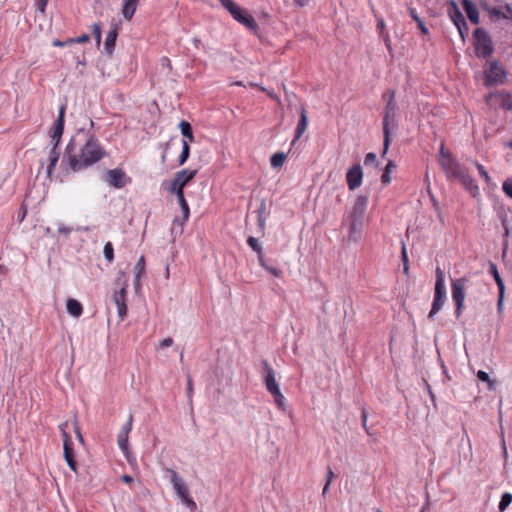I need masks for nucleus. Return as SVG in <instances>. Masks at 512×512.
<instances>
[{"instance_id":"nucleus-1","label":"nucleus","mask_w":512,"mask_h":512,"mask_svg":"<svg viewBox=\"0 0 512 512\" xmlns=\"http://www.w3.org/2000/svg\"><path fill=\"white\" fill-rule=\"evenodd\" d=\"M107 153L97 137L90 131L80 129L67 144L63 161L74 171L84 170L99 162Z\"/></svg>"},{"instance_id":"nucleus-2","label":"nucleus","mask_w":512,"mask_h":512,"mask_svg":"<svg viewBox=\"0 0 512 512\" xmlns=\"http://www.w3.org/2000/svg\"><path fill=\"white\" fill-rule=\"evenodd\" d=\"M367 195H358L344 220L348 225V241L359 243L366 223Z\"/></svg>"},{"instance_id":"nucleus-3","label":"nucleus","mask_w":512,"mask_h":512,"mask_svg":"<svg viewBox=\"0 0 512 512\" xmlns=\"http://www.w3.org/2000/svg\"><path fill=\"white\" fill-rule=\"evenodd\" d=\"M439 162L447 179L459 181L473 196L479 193V188L467 169L452 155H447L446 159H439Z\"/></svg>"},{"instance_id":"nucleus-4","label":"nucleus","mask_w":512,"mask_h":512,"mask_svg":"<svg viewBox=\"0 0 512 512\" xmlns=\"http://www.w3.org/2000/svg\"><path fill=\"white\" fill-rule=\"evenodd\" d=\"M473 37L475 55L481 59L490 57L494 52V45L489 33L483 28H477Z\"/></svg>"},{"instance_id":"nucleus-5","label":"nucleus","mask_w":512,"mask_h":512,"mask_svg":"<svg viewBox=\"0 0 512 512\" xmlns=\"http://www.w3.org/2000/svg\"><path fill=\"white\" fill-rule=\"evenodd\" d=\"M445 301H446V288H445L444 271L440 267H437L436 268L434 299H433L432 307H431L428 317L433 318L442 309Z\"/></svg>"},{"instance_id":"nucleus-6","label":"nucleus","mask_w":512,"mask_h":512,"mask_svg":"<svg viewBox=\"0 0 512 512\" xmlns=\"http://www.w3.org/2000/svg\"><path fill=\"white\" fill-rule=\"evenodd\" d=\"M468 282V279L466 277H461L455 280H452L451 284V293H452V299L455 303V316L456 318H459L463 310L465 308L464 302H465V287L466 283Z\"/></svg>"},{"instance_id":"nucleus-7","label":"nucleus","mask_w":512,"mask_h":512,"mask_svg":"<svg viewBox=\"0 0 512 512\" xmlns=\"http://www.w3.org/2000/svg\"><path fill=\"white\" fill-rule=\"evenodd\" d=\"M172 478L171 482L173 484V488L178 495V497L181 499L182 503L187 506L191 511L196 510L197 505L195 501L190 497L189 490L187 485L184 483L182 478L179 477L177 472L171 471Z\"/></svg>"},{"instance_id":"nucleus-8","label":"nucleus","mask_w":512,"mask_h":512,"mask_svg":"<svg viewBox=\"0 0 512 512\" xmlns=\"http://www.w3.org/2000/svg\"><path fill=\"white\" fill-rule=\"evenodd\" d=\"M396 109L397 106L394 101V92H392L391 98L385 106L383 116V134H386V143H388V134H390L391 129L397 128Z\"/></svg>"},{"instance_id":"nucleus-9","label":"nucleus","mask_w":512,"mask_h":512,"mask_svg":"<svg viewBox=\"0 0 512 512\" xmlns=\"http://www.w3.org/2000/svg\"><path fill=\"white\" fill-rule=\"evenodd\" d=\"M197 170L183 169L178 171L170 184L169 192L184 191V187L196 176Z\"/></svg>"},{"instance_id":"nucleus-10","label":"nucleus","mask_w":512,"mask_h":512,"mask_svg":"<svg viewBox=\"0 0 512 512\" xmlns=\"http://www.w3.org/2000/svg\"><path fill=\"white\" fill-rule=\"evenodd\" d=\"M104 181L114 188L121 189L129 182V178L121 168H115L105 172Z\"/></svg>"},{"instance_id":"nucleus-11","label":"nucleus","mask_w":512,"mask_h":512,"mask_svg":"<svg viewBox=\"0 0 512 512\" xmlns=\"http://www.w3.org/2000/svg\"><path fill=\"white\" fill-rule=\"evenodd\" d=\"M505 75L506 73L499 65V62L493 61L489 64V68L485 70V83L487 86L501 83Z\"/></svg>"},{"instance_id":"nucleus-12","label":"nucleus","mask_w":512,"mask_h":512,"mask_svg":"<svg viewBox=\"0 0 512 512\" xmlns=\"http://www.w3.org/2000/svg\"><path fill=\"white\" fill-rule=\"evenodd\" d=\"M231 15L236 21L243 24L249 30L256 32L258 29V24L254 17L240 6L233 10Z\"/></svg>"},{"instance_id":"nucleus-13","label":"nucleus","mask_w":512,"mask_h":512,"mask_svg":"<svg viewBox=\"0 0 512 512\" xmlns=\"http://www.w3.org/2000/svg\"><path fill=\"white\" fill-rule=\"evenodd\" d=\"M363 179V171L360 164H355L348 169L346 180L349 190L353 191L361 186Z\"/></svg>"},{"instance_id":"nucleus-14","label":"nucleus","mask_w":512,"mask_h":512,"mask_svg":"<svg viewBox=\"0 0 512 512\" xmlns=\"http://www.w3.org/2000/svg\"><path fill=\"white\" fill-rule=\"evenodd\" d=\"M262 366L265 371L264 376V383L266 386L267 391L271 394L273 392H276L279 390V385L275 378V371L274 369L269 365L267 360H262Z\"/></svg>"},{"instance_id":"nucleus-15","label":"nucleus","mask_w":512,"mask_h":512,"mask_svg":"<svg viewBox=\"0 0 512 512\" xmlns=\"http://www.w3.org/2000/svg\"><path fill=\"white\" fill-rule=\"evenodd\" d=\"M60 428L62 430V435L64 438V440H63L64 458H65L68 466L70 467V469L74 472H77V463L74 459V453H73V448L71 447L70 436L62 428V426Z\"/></svg>"},{"instance_id":"nucleus-16","label":"nucleus","mask_w":512,"mask_h":512,"mask_svg":"<svg viewBox=\"0 0 512 512\" xmlns=\"http://www.w3.org/2000/svg\"><path fill=\"white\" fill-rule=\"evenodd\" d=\"M171 193L176 195L177 201L179 203V206H180V208L182 210V214H183V219L180 221L179 218L176 217L173 220V225L178 224L180 227H182L184 222L187 221L189 218L190 209H189L188 203L185 199L184 191H175V192H171Z\"/></svg>"},{"instance_id":"nucleus-17","label":"nucleus","mask_w":512,"mask_h":512,"mask_svg":"<svg viewBox=\"0 0 512 512\" xmlns=\"http://www.w3.org/2000/svg\"><path fill=\"white\" fill-rule=\"evenodd\" d=\"M462 6L471 23L475 25L479 24V12L475 3L471 0H462Z\"/></svg>"},{"instance_id":"nucleus-18","label":"nucleus","mask_w":512,"mask_h":512,"mask_svg":"<svg viewBox=\"0 0 512 512\" xmlns=\"http://www.w3.org/2000/svg\"><path fill=\"white\" fill-rule=\"evenodd\" d=\"M65 105H62L59 109L58 119L54 125L51 138H61L64 132V117H65Z\"/></svg>"},{"instance_id":"nucleus-19","label":"nucleus","mask_w":512,"mask_h":512,"mask_svg":"<svg viewBox=\"0 0 512 512\" xmlns=\"http://www.w3.org/2000/svg\"><path fill=\"white\" fill-rule=\"evenodd\" d=\"M489 272L492 274L497 286H498V289H499V305H501V302H502V298H503V294H504V290H505V286H504V282L498 272V268L496 266L495 263L493 262H490L489 264Z\"/></svg>"},{"instance_id":"nucleus-20","label":"nucleus","mask_w":512,"mask_h":512,"mask_svg":"<svg viewBox=\"0 0 512 512\" xmlns=\"http://www.w3.org/2000/svg\"><path fill=\"white\" fill-rule=\"evenodd\" d=\"M117 36H118V27L117 26H115L112 30H110L107 33L105 43H104V49L109 56H111L113 54Z\"/></svg>"},{"instance_id":"nucleus-21","label":"nucleus","mask_w":512,"mask_h":512,"mask_svg":"<svg viewBox=\"0 0 512 512\" xmlns=\"http://www.w3.org/2000/svg\"><path fill=\"white\" fill-rule=\"evenodd\" d=\"M308 125V117L304 106H301L300 109V119L296 127L295 131V138L293 140V143L298 140L302 134L305 132Z\"/></svg>"},{"instance_id":"nucleus-22","label":"nucleus","mask_w":512,"mask_h":512,"mask_svg":"<svg viewBox=\"0 0 512 512\" xmlns=\"http://www.w3.org/2000/svg\"><path fill=\"white\" fill-rule=\"evenodd\" d=\"M448 14L452 22L455 24V26L457 25V23H460L463 20H465L462 12L460 11L457 3L454 0L449 1Z\"/></svg>"},{"instance_id":"nucleus-23","label":"nucleus","mask_w":512,"mask_h":512,"mask_svg":"<svg viewBox=\"0 0 512 512\" xmlns=\"http://www.w3.org/2000/svg\"><path fill=\"white\" fill-rule=\"evenodd\" d=\"M139 0H123L122 14L126 20H131L135 14Z\"/></svg>"},{"instance_id":"nucleus-24","label":"nucleus","mask_w":512,"mask_h":512,"mask_svg":"<svg viewBox=\"0 0 512 512\" xmlns=\"http://www.w3.org/2000/svg\"><path fill=\"white\" fill-rule=\"evenodd\" d=\"M68 313L73 317H80L83 313L82 304L76 299L69 298L66 303Z\"/></svg>"},{"instance_id":"nucleus-25","label":"nucleus","mask_w":512,"mask_h":512,"mask_svg":"<svg viewBox=\"0 0 512 512\" xmlns=\"http://www.w3.org/2000/svg\"><path fill=\"white\" fill-rule=\"evenodd\" d=\"M179 128L181 130V134L183 135V137L185 138V140L189 142H194L195 138H194V135H193V130H192V126L189 122L187 121H181L179 123Z\"/></svg>"},{"instance_id":"nucleus-26","label":"nucleus","mask_w":512,"mask_h":512,"mask_svg":"<svg viewBox=\"0 0 512 512\" xmlns=\"http://www.w3.org/2000/svg\"><path fill=\"white\" fill-rule=\"evenodd\" d=\"M128 436H129V434L123 433V432L120 431L119 434H118L117 442H118L119 448L125 454L127 460L130 461V458H129V448H128V444H129L128 443Z\"/></svg>"},{"instance_id":"nucleus-27","label":"nucleus","mask_w":512,"mask_h":512,"mask_svg":"<svg viewBox=\"0 0 512 512\" xmlns=\"http://www.w3.org/2000/svg\"><path fill=\"white\" fill-rule=\"evenodd\" d=\"M135 270V288L140 286V275L145 271V259L143 256L139 258L134 267Z\"/></svg>"},{"instance_id":"nucleus-28","label":"nucleus","mask_w":512,"mask_h":512,"mask_svg":"<svg viewBox=\"0 0 512 512\" xmlns=\"http://www.w3.org/2000/svg\"><path fill=\"white\" fill-rule=\"evenodd\" d=\"M396 168L395 163L392 160H389L386 164L383 174L381 176V182L385 185L389 184L391 182V176L390 174L392 171Z\"/></svg>"},{"instance_id":"nucleus-29","label":"nucleus","mask_w":512,"mask_h":512,"mask_svg":"<svg viewBox=\"0 0 512 512\" xmlns=\"http://www.w3.org/2000/svg\"><path fill=\"white\" fill-rule=\"evenodd\" d=\"M127 285L124 284L119 291H116L113 295V300L116 305L126 304V291Z\"/></svg>"},{"instance_id":"nucleus-30","label":"nucleus","mask_w":512,"mask_h":512,"mask_svg":"<svg viewBox=\"0 0 512 512\" xmlns=\"http://www.w3.org/2000/svg\"><path fill=\"white\" fill-rule=\"evenodd\" d=\"M190 146L187 140H182V151L178 159L179 165H183L189 158Z\"/></svg>"},{"instance_id":"nucleus-31","label":"nucleus","mask_w":512,"mask_h":512,"mask_svg":"<svg viewBox=\"0 0 512 512\" xmlns=\"http://www.w3.org/2000/svg\"><path fill=\"white\" fill-rule=\"evenodd\" d=\"M512 503V494L509 492H505L501 496V500L498 505V509L500 512H504L509 505Z\"/></svg>"},{"instance_id":"nucleus-32","label":"nucleus","mask_w":512,"mask_h":512,"mask_svg":"<svg viewBox=\"0 0 512 512\" xmlns=\"http://www.w3.org/2000/svg\"><path fill=\"white\" fill-rule=\"evenodd\" d=\"M286 160V154L283 152H278L272 155L270 162L272 167L279 168L283 165Z\"/></svg>"},{"instance_id":"nucleus-33","label":"nucleus","mask_w":512,"mask_h":512,"mask_svg":"<svg viewBox=\"0 0 512 512\" xmlns=\"http://www.w3.org/2000/svg\"><path fill=\"white\" fill-rule=\"evenodd\" d=\"M477 377L480 381L486 382L488 384L489 389H494L496 382L490 379L489 374L487 372L479 370L477 372Z\"/></svg>"},{"instance_id":"nucleus-34","label":"nucleus","mask_w":512,"mask_h":512,"mask_svg":"<svg viewBox=\"0 0 512 512\" xmlns=\"http://www.w3.org/2000/svg\"><path fill=\"white\" fill-rule=\"evenodd\" d=\"M271 395L273 396L274 402L277 405V407L284 410L285 409V397L281 393L280 389L277 390L276 392L271 393Z\"/></svg>"},{"instance_id":"nucleus-35","label":"nucleus","mask_w":512,"mask_h":512,"mask_svg":"<svg viewBox=\"0 0 512 512\" xmlns=\"http://www.w3.org/2000/svg\"><path fill=\"white\" fill-rule=\"evenodd\" d=\"M103 254L105 259L111 263L114 260V249L111 242H107L104 245Z\"/></svg>"},{"instance_id":"nucleus-36","label":"nucleus","mask_w":512,"mask_h":512,"mask_svg":"<svg viewBox=\"0 0 512 512\" xmlns=\"http://www.w3.org/2000/svg\"><path fill=\"white\" fill-rule=\"evenodd\" d=\"M412 18L416 21L418 28L421 30L422 33L427 34L428 29L426 28L424 21L417 15L414 9L410 11Z\"/></svg>"},{"instance_id":"nucleus-37","label":"nucleus","mask_w":512,"mask_h":512,"mask_svg":"<svg viewBox=\"0 0 512 512\" xmlns=\"http://www.w3.org/2000/svg\"><path fill=\"white\" fill-rule=\"evenodd\" d=\"M489 14L490 16L496 17L498 19H511V15H504V12L500 7L490 8Z\"/></svg>"},{"instance_id":"nucleus-38","label":"nucleus","mask_w":512,"mask_h":512,"mask_svg":"<svg viewBox=\"0 0 512 512\" xmlns=\"http://www.w3.org/2000/svg\"><path fill=\"white\" fill-rule=\"evenodd\" d=\"M474 164H475V167L478 170L480 176L483 177L485 182L489 184L491 181V178H490L488 172L486 171V169L484 168V166L478 162H474Z\"/></svg>"},{"instance_id":"nucleus-39","label":"nucleus","mask_w":512,"mask_h":512,"mask_svg":"<svg viewBox=\"0 0 512 512\" xmlns=\"http://www.w3.org/2000/svg\"><path fill=\"white\" fill-rule=\"evenodd\" d=\"M456 27L459 31L460 36L464 40L469 31V27L467 25L466 20H463L462 22L457 23Z\"/></svg>"},{"instance_id":"nucleus-40","label":"nucleus","mask_w":512,"mask_h":512,"mask_svg":"<svg viewBox=\"0 0 512 512\" xmlns=\"http://www.w3.org/2000/svg\"><path fill=\"white\" fill-rule=\"evenodd\" d=\"M247 243L256 253H260V251H262V246L255 237L250 236L247 239Z\"/></svg>"},{"instance_id":"nucleus-41","label":"nucleus","mask_w":512,"mask_h":512,"mask_svg":"<svg viewBox=\"0 0 512 512\" xmlns=\"http://www.w3.org/2000/svg\"><path fill=\"white\" fill-rule=\"evenodd\" d=\"M364 164L366 166H369V165L377 166L378 165V161H377L376 154L373 153V152L367 153L366 156H365V159H364Z\"/></svg>"},{"instance_id":"nucleus-42","label":"nucleus","mask_w":512,"mask_h":512,"mask_svg":"<svg viewBox=\"0 0 512 512\" xmlns=\"http://www.w3.org/2000/svg\"><path fill=\"white\" fill-rule=\"evenodd\" d=\"M502 227H503V230H504L503 255H505L506 251H507V248H508V240H507V238L510 235L511 228H510L509 224H507L506 226H502Z\"/></svg>"},{"instance_id":"nucleus-43","label":"nucleus","mask_w":512,"mask_h":512,"mask_svg":"<svg viewBox=\"0 0 512 512\" xmlns=\"http://www.w3.org/2000/svg\"><path fill=\"white\" fill-rule=\"evenodd\" d=\"M92 35L94 36L97 45L101 43V26L98 23H95L92 28Z\"/></svg>"},{"instance_id":"nucleus-44","label":"nucleus","mask_w":512,"mask_h":512,"mask_svg":"<svg viewBox=\"0 0 512 512\" xmlns=\"http://www.w3.org/2000/svg\"><path fill=\"white\" fill-rule=\"evenodd\" d=\"M502 189L508 197L512 198V179L505 180Z\"/></svg>"},{"instance_id":"nucleus-45","label":"nucleus","mask_w":512,"mask_h":512,"mask_svg":"<svg viewBox=\"0 0 512 512\" xmlns=\"http://www.w3.org/2000/svg\"><path fill=\"white\" fill-rule=\"evenodd\" d=\"M402 261H403V271L405 274H407L408 270H409V266H408V257H407L405 245L402 246Z\"/></svg>"},{"instance_id":"nucleus-46","label":"nucleus","mask_w":512,"mask_h":512,"mask_svg":"<svg viewBox=\"0 0 512 512\" xmlns=\"http://www.w3.org/2000/svg\"><path fill=\"white\" fill-rule=\"evenodd\" d=\"M221 4L230 12V14L238 7L233 0H223Z\"/></svg>"},{"instance_id":"nucleus-47","label":"nucleus","mask_w":512,"mask_h":512,"mask_svg":"<svg viewBox=\"0 0 512 512\" xmlns=\"http://www.w3.org/2000/svg\"><path fill=\"white\" fill-rule=\"evenodd\" d=\"M48 166H47V174H48V177H51L54 169H55V166L58 162V159H54V158H48Z\"/></svg>"},{"instance_id":"nucleus-48","label":"nucleus","mask_w":512,"mask_h":512,"mask_svg":"<svg viewBox=\"0 0 512 512\" xmlns=\"http://www.w3.org/2000/svg\"><path fill=\"white\" fill-rule=\"evenodd\" d=\"M132 423H133V416L130 415L127 422L123 425L121 428V432L129 434L132 429Z\"/></svg>"},{"instance_id":"nucleus-49","label":"nucleus","mask_w":512,"mask_h":512,"mask_svg":"<svg viewBox=\"0 0 512 512\" xmlns=\"http://www.w3.org/2000/svg\"><path fill=\"white\" fill-rule=\"evenodd\" d=\"M265 270L271 273L275 277H281L282 276V270L273 266H265Z\"/></svg>"},{"instance_id":"nucleus-50","label":"nucleus","mask_w":512,"mask_h":512,"mask_svg":"<svg viewBox=\"0 0 512 512\" xmlns=\"http://www.w3.org/2000/svg\"><path fill=\"white\" fill-rule=\"evenodd\" d=\"M89 40V35L83 34L77 38H71L68 40L69 43H85Z\"/></svg>"},{"instance_id":"nucleus-51","label":"nucleus","mask_w":512,"mask_h":512,"mask_svg":"<svg viewBox=\"0 0 512 512\" xmlns=\"http://www.w3.org/2000/svg\"><path fill=\"white\" fill-rule=\"evenodd\" d=\"M498 217L501 221V225L502 226H506L507 224H509L508 222V217H507V214L504 210V208H502L499 212H498Z\"/></svg>"},{"instance_id":"nucleus-52","label":"nucleus","mask_w":512,"mask_h":512,"mask_svg":"<svg viewBox=\"0 0 512 512\" xmlns=\"http://www.w3.org/2000/svg\"><path fill=\"white\" fill-rule=\"evenodd\" d=\"M502 107L507 110H512V96L507 95L502 101Z\"/></svg>"},{"instance_id":"nucleus-53","label":"nucleus","mask_w":512,"mask_h":512,"mask_svg":"<svg viewBox=\"0 0 512 512\" xmlns=\"http://www.w3.org/2000/svg\"><path fill=\"white\" fill-rule=\"evenodd\" d=\"M367 418H368V413L366 410H363L362 414H361L362 426H363L364 430L366 431V433L370 434L369 428L367 427Z\"/></svg>"},{"instance_id":"nucleus-54","label":"nucleus","mask_w":512,"mask_h":512,"mask_svg":"<svg viewBox=\"0 0 512 512\" xmlns=\"http://www.w3.org/2000/svg\"><path fill=\"white\" fill-rule=\"evenodd\" d=\"M265 209V203L263 202L262 205H261V208L258 210V222H259V226L261 229L264 228V225H265V220L264 218L262 217V212L263 210Z\"/></svg>"},{"instance_id":"nucleus-55","label":"nucleus","mask_w":512,"mask_h":512,"mask_svg":"<svg viewBox=\"0 0 512 512\" xmlns=\"http://www.w3.org/2000/svg\"><path fill=\"white\" fill-rule=\"evenodd\" d=\"M118 310V315L121 319H123L127 315V305H116Z\"/></svg>"},{"instance_id":"nucleus-56","label":"nucleus","mask_w":512,"mask_h":512,"mask_svg":"<svg viewBox=\"0 0 512 512\" xmlns=\"http://www.w3.org/2000/svg\"><path fill=\"white\" fill-rule=\"evenodd\" d=\"M60 154V148L51 147L48 158H54L59 160Z\"/></svg>"},{"instance_id":"nucleus-57","label":"nucleus","mask_w":512,"mask_h":512,"mask_svg":"<svg viewBox=\"0 0 512 512\" xmlns=\"http://www.w3.org/2000/svg\"><path fill=\"white\" fill-rule=\"evenodd\" d=\"M48 0H35V6L42 13L45 11Z\"/></svg>"},{"instance_id":"nucleus-58","label":"nucleus","mask_w":512,"mask_h":512,"mask_svg":"<svg viewBox=\"0 0 512 512\" xmlns=\"http://www.w3.org/2000/svg\"><path fill=\"white\" fill-rule=\"evenodd\" d=\"M172 344H173V339L171 337H168L159 342V347L167 348V347L172 346Z\"/></svg>"},{"instance_id":"nucleus-59","label":"nucleus","mask_w":512,"mask_h":512,"mask_svg":"<svg viewBox=\"0 0 512 512\" xmlns=\"http://www.w3.org/2000/svg\"><path fill=\"white\" fill-rule=\"evenodd\" d=\"M389 145H390V134H388V143H386V134H384V141H383V152L381 154V157L384 158L388 149H389Z\"/></svg>"},{"instance_id":"nucleus-60","label":"nucleus","mask_w":512,"mask_h":512,"mask_svg":"<svg viewBox=\"0 0 512 512\" xmlns=\"http://www.w3.org/2000/svg\"><path fill=\"white\" fill-rule=\"evenodd\" d=\"M193 393L192 379L190 376L187 378V396L190 398Z\"/></svg>"},{"instance_id":"nucleus-61","label":"nucleus","mask_w":512,"mask_h":512,"mask_svg":"<svg viewBox=\"0 0 512 512\" xmlns=\"http://www.w3.org/2000/svg\"><path fill=\"white\" fill-rule=\"evenodd\" d=\"M58 232L64 234L65 236H69L71 233V229L65 225H61L58 228Z\"/></svg>"},{"instance_id":"nucleus-62","label":"nucleus","mask_w":512,"mask_h":512,"mask_svg":"<svg viewBox=\"0 0 512 512\" xmlns=\"http://www.w3.org/2000/svg\"><path fill=\"white\" fill-rule=\"evenodd\" d=\"M447 155H452L449 151L445 150L444 145L442 144L439 150L440 159H446Z\"/></svg>"},{"instance_id":"nucleus-63","label":"nucleus","mask_w":512,"mask_h":512,"mask_svg":"<svg viewBox=\"0 0 512 512\" xmlns=\"http://www.w3.org/2000/svg\"><path fill=\"white\" fill-rule=\"evenodd\" d=\"M257 255H258L259 264L265 269V266H268V264L265 262V259L263 256V250L260 251V253H257Z\"/></svg>"},{"instance_id":"nucleus-64","label":"nucleus","mask_w":512,"mask_h":512,"mask_svg":"<svg viewBox=\"0 0 512 512\" xmlns=\"http://www.w3.org/2000/svg\"><path fill=\"white\" fill-rule=\"evenodd\" d=\"M479 5H480V7H481L483 10H485V11H487V12H489V11H490V8H491V7L489 6V4L487 3V1H486V0H479Z\"/></svg>"}]
</instances>
